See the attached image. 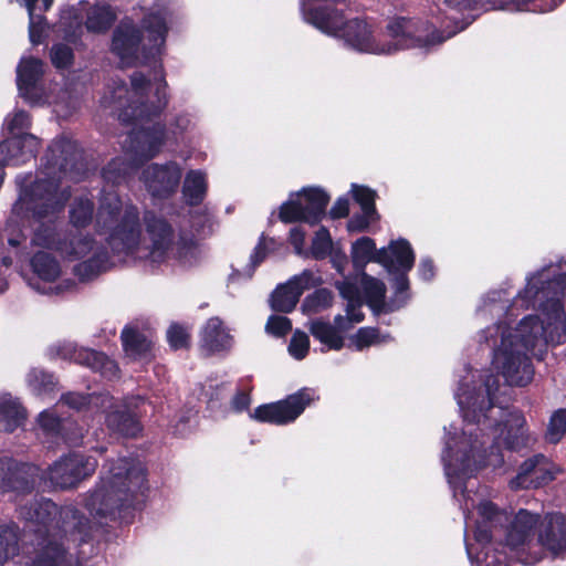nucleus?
<instances>
[{"instance_id":"1a4fd4ad","label":"nucleus","mask_w":566,"mask_h":566,"mask_svg":"<svg viewBox=\"0 0 566 566\" xmlns=\"http://www.w3.org/2000/svg\"><path fill=\"white\" fill-rule=\"evenodd\" d=\"M158 66L154 67V80L157 82L153 99H144L147 88L150 85V80L143 72H134L130 75V85L136 95L142 99L138 103H133L126 107L120 114V118L132 125L139 123H148L155 118L160 117L166 109L169 98L167 95V81L165 70L160 61Z\"/></svg>"},{"instance_id":"473e14b6","label":"nucleus","mask_w":566,"mask_h":566,"mask_svg":"<svg viewBox=\"0 0 566 566\" xmlns=\"http://www.w3.org/2000/svg\"><path fill=\"white\" fill-rule=\"evenodd\" d=\"M310 333L331 350H340L345 346L344 336L329 322L314 319L310 325Z\"/></svg>"},{"instance_id":"9d476101","label":"nucleus","mask_w":566,"mask_h":566,"mask_svg":"<svg viewBox=\"0 0 566 566\" xmlns=\"http://www.w3.org/2000/svg\"><path fill=\"white\" fill-rule=\"evenodd\" d=\"M566 293V274L560 273L549 280H542V273L537 272L527 279L525 287L518 292L517 297L528 308L539 301V308L551 321L562 322L565 316L563 296Z\"/></svg>"},{"instance_id":"c9c22d12","label":"nucleus","mask_w":566,"mask_h":566,"mask_svg":"<svg viewBox=\"0 0 566 566\" xmlns=\"http://www.w3.org/2000/svg\"><path fill=\"white\" fill-rule=\"evenodd\" d=\"M127 157H115L107 163L102 169L103 178L113 185L122 184L134 170L139 167H135L133 164V156Z\"/></svg>"},{"instance_id":"dca6fc26","label":"nucleus","mask_w":566,"mask_h":566,"mask_svg":"<svg viewBox=\"0 0 566 566\" xmlns=\"http://www.w3.org/2000/svg\"><path fill=\"white\" fill-rule=\"evenodd\" d=\"M181 179V168L175 161L166 164L153 163L142 172V180L147 191L159 199H168L176 191Z\"/></svg>"},{"instance_id":"3c124183","label":"nucleus","mask_w":566,"mask_h":566,"mask_svg":"<svg viewBox=\"0 0 566 566\" xmlns=\"http://www.w3.org/2000/svg\"><path fill=\"white\" fill-rule=\"evenodd\" d=\"M175 256L179 261H187L193 256L198 242L193 233L180 231L175 242Z\"/></svg>"},{"instance_id":"0eeeda50","label":"nucleus","mask_w":566,"mask_h":566,"mask_svg":"<svg viewBox=\"0 0 566 566\" xmlns=\"http://www.w3.org/2000/svg\"><path fill=\"white\" fill-rule=\"evenodd\" d=\"M123 210L122 200L117 197H106L98 208L97 224L109 230L107 244L114 254H133L139 247L142 224L139 211L136 206H127Z\"/></svg>"},{"instance_id":"bb28decb","label":"nucleus","mask_w":566,"mask_h":566,"mask_svg":"<svg viewBox=\"0 0 566 566\" xmlns=\"http://www.w3.org/2000/svg\"><path fill=\"white\" fill-rule=\"evenodd\" d=\"M538 522V515L521 509L505 530V543L511 547L524 545Z\"/></svg>"},{"instance_id":"a878e982","label":"nucleus","mask_w":566,"mask_h":566,"mask_svg":"<svg viewBox=\"0 0 566 566\" xmlns=\"http://www.w3.org/2000/svg\"><path fill=\"white\" fill-rule=\"evenodd\" d=\"M298 199H303V209L311 226L318 224L326 213L329 203V195L318 187H304L297 193Z\"/></svg>"},{"instance_id":"a18cd8bd","label":"nucleus","mask_w":566,"mask_h":566,"mask_svg":"<svg viewBox=\"0 0 566 566\" xmlns=\"http://www.w3.org/2000/svg\"><path fill=\"white\" fill-rule=\"evenodd\" d=\"M333 248V241L327 228L321 227L312 240L310 254L314 260L321 261L327 258Z\"/></svg>"},{"instance_id":"f257e3e1","label":"nucleus","mask_w":566,"mask_h":566,"mask_svg":"<svg viewBox=\"0 0 566 566\" xmlns=\"http://www.w3.org/2000/svg\"><path fill=\"white\" fill-rule=\"evenodd\" d=\"M147 471L129 458L112 461L87 499L90 512L101 518L132 523L138 499L147 490Z\"/></svg>"},{"instance_id":"4d7b16f0","label":"nucleus","mask_w":566,"mask_h":566,"mask_svg":"<svg viewBox=\"0 0 566 566\" xmlns=\"http://www.w3.org/2000/svg\"><path fill=\"white\" fill-rule=\"evenodd\" d=\"M310 350V338L302 332L296 331L291 337L289 353L297 360L304 359Z\"/></svg>"},{"instance_id":"ea45409f","label":"nucleus","mask_w":566,"mask_h":566,"mask_svg":"<svg viewBox=\"0 0 566 566\" xmlns=\"http://www.w3.org/2000/svg\"><path fill=\"white\" fill-rule=\"evenodd\" d=\"M394 260V270L410 271L415 265L416 255L410 242L403 238L389 244Z\"/></svg>"},{"instance_id":"423d86ee","label":"nucleus","mask_w":566,"mask_h":566,"mask_svg":"<svg viewBox=\"0 0 566 566\" xmlns=\"http://www.w3.org/2000/svg\"><path fill=\"white\" fill-rule=\"evenodd\" d=\"M19 516L38 526L36 532L43 533V543L36 551L31 566H82L74 562L62 542L50 537V527L57 522L62 510L52 500L34 497L19 506Z\"/></svg>"},{"instance_id":"6ab92c4d","label":"nucleus","mask_w":566,"mask_h":566,"mask_svg":"<svg viewBox=\"0 0 566 566\" xmlns=\"http://www.w3.org/2000/svg\"><path fill=\"white\" fill-rule=\"evenodd\" d=\"M555 479L549 460L542 453L521 463L516 476L510 481L512 490L538 489Z\"/></svg>"},{"instance_id":"0e129e2a","label":"nucleus","mask_w":566,"mask_h":566,"mask_svg":"<svg viewBox=\"0 0 566 566\" xmlns=\"http://www.w3.org/2000/svg\"><path fill=\"white\" fill-rule=\"evenodd\" d=\"M31 126V118L28 112L18 111L8 123L9 133L14 135L25 134L23 130Z\"/></svg>"},{"instance_id":"bf43d9fd","label":"nucleus","mask_w":566,"mask_h":566,"mask_svg":"<svg viewBox=\"0 0 566 566\" xmlns=\"http://www.w3.org/2000/svg\"><path fill=\"white\" fill-rule=\"evenodd\" d=\"M274 244V238H266L264 233L260 235L259 241L250 255V266L252 271H254L266 259L269 254V245Z\"/></svg>"},{"instance_id":"7ed1b4c3","label":"nucleus","mask_w":566,"mask_h":566,"mask_svg":"<svg viewBox=\"0 0 566 566\" xmlns=\"http://www.w3.org/2000/svg\"><path fill=\"white\" fill-rule=\"evenodd\" d=\"M70 193L59 195V185L52 180L39 179L24 187L12 207V214L6 221L0 239H6L14 249L29 238L32 221L54 217L64 210Z\"/></svg>"},{"instance_id":"aec40b11","label":"nucleus","mask_w":566,"mask_h":566,"mask_svg":"<svg viewBox=\"0 0 566 566\" xmlns=\"http://www.w3.org/2000/svg\"><path fill=\"white\" fill-rule=\"evenodd\" d=\"M40 142L32 134L14 135L0 143V165L20 166L34 158Z\"/></svg>"},{"instance_id":"de8ad7c7","label":"nucleus","mask_w":566,"mask_h":566,"mask_svg":"<svg viewBox=\"0 0 566 566\" xmlns=\"http://www.w3.org/2000/svg\"><path fill=\"white\" fill-rule=\"evenodd\" d=\"M564 0H509L517 11L546 13L555 10Z\"/></svg>"},{"instance_id":"cd10ccee","label":"nucleus","mask_w":566,"mask_h":566,"mask_svg":"<svg viewBox=\"0 0 566 566\" xmlns=\"http://www.w3.org/2000/svg\"><path fill=\"white\" fill-rule=\"evenodd\" d=\"M27 409L11 397L0 398V431L12 433L27 420Z\"/></svg>"},{"instance_id":"72a5a7b5","label":"nucleus","mask_w":566,"mask_h":566,"mask_svg":"<svg viewBox=\"0 0 566 566\" xmlns=\"http://www.w3.org/2000/svg\"><path fill=\"white\" fill-rule=\"evenodd\" d=\"M30 264L32 271L45 282H54L61 273L57 260L44 251L35 252L31 258Z\"/></svg>"},{"instance_id":"864d4df0","label":"nucleus","mask_w":566,"mask_h":566,"mask_svg":"<svg viewBox=\"0 0 566 566\" xmlns=\"http://www.w3.org/2000/svg\"><path fill=\"white\" fill-rule=\"evenodd\" d=\"M379 337V328L360 327L353 336H350L349 346L353 345L356 350L361 352L365 348L370 347L371 345L378 344L380 342Z\"/></svg>"},{"instance_id":"b1692460","label":"nucleus","mask_w":566,"mask_h":566,"mask_svg":"<svg viewBox=\"0 0 566 566\" xmlns=\"http://www.w3.org/2000/svg\"><path fill=\"white\" fill-rule=\"evenodd\" d=\"M361 282L366 304L375 314L391 313L405 305V300L399 304H396L395 300H390L389 303L386 302L387 289L381 280L363 273Z\"/></svg>"},{"instance_id":"a19ab883","label":"nucleus","mask_w":566,"mask_h":566,"mask_svg":"<svg viewBox=\"0 0 566 566\" xmlns=\"http://www.w3.org/2000/svg\"><path fill=\"white\" fill-rule=\"evenodd\" d=\"M94 203L87 198H77L70 207V222L75 228H86L93 219Z\"/></svg>"},{"instance_id":"f704fd0d","label":"nucleus","mask_w":566,"mask_h":566,"mask_svg":"<svg viewBox=\"0 0 566 566\" xmlns=\"http://www.w3.org/2000/svg\"><path fill=\"white\" fill-rule=\"evenodd\" d=\"M301 289L293 286L289 281L284 285H280L271 296V307L275 312L291 313L301 297Z\"/></svg>"},{"instance_id":"393cba45","label":"nucleus","mask_w":566,"mask_h":566,"mask_svg":"<svg viewBox=\"0 0 566 566\" xmlns=\"http://www.w3.org/2000/svg\"><path fill=\"white\" fill-rule=\"evenodd\" d=\"M105 423L112 432L125 438H135L143 429L137 413L128 406H120L108 411Z\"/></svg>"},{"instance_id":"f3484780","label":"nucleus","mask_w":566,"mask_h":566,"mask_svg":"<svg viewBox=\"0 0 566 566\" xmlns=\"http://www.w3.org/2000/svg\"><path fill=\"white\" fill-rule=\"evenodd\" d=\"M38 468L18 462L11 458H0V491L17 494L31 493L36 484Z\"/></svg>"},{"instance_id":"5fc2aeb1","label":"nucleus","mask_w":566,"mask_h":566,"mask_svg":"<svg viewBox=\"0 0 566 566\" xmlns=\"http://www.w3.org/2000/svg\"><path fill=\"white\" fill-rule=\"evenodd\" d=\"M408 272L405 270H394V272H390L394 274L392 277V289H394V297L391 300L396 301V304H399L405 300V304L407 303V300L409 298V289H410V282L408 277Z\"/></svg>"},{"instance_id":"39448f33","label":"nucleus","mask_w":566,"mask_h":566,"mask_svg":"<svg viewBox=\"0 0 566 566\" xmlns=\"http://www.w3.org/2000/svg\"><path fill=\"white\" fill-rule=\"evenodd\" d=\"M543 324L537 315L523 317L514 333L502 335L501 374L510 386L524 387L534 376V367L527 352L533 350L543 335Z\"/></svg>"},{"instance_id":"09e8293b","label":"nucleus","mask_w":566,"mask_h":566,"mask_svg":"<svg viewBox=\"0 0 566 566\" xmlns=\"http://www.w3.org/2000/svg\"><path fill=\"white\" fill-rule=\"evenodd\" d=\"M279 219L283 223L305 222L307 218L304 213L303 202L301 199L287 200L280 207Z\"/></svg>"},{"instance_id":"58836bf2","label":"nucleus","mask_w":566,"mask_h":566,"mask_svg":"<svg viewBox=\"0 0 566 566\" xmlns=\"http://www.w3.org/2000/svg\"><path fill=\"white\" fill-rule=\"evenodd\" d=\"M375 244V240L369 237H361L353 242L350 258L356 272L365 273L366 265L371 262Z\"/></svg>"},{"instance_id":"2f4dec72","label":"nucleus","mask_w":566,"mask_h":566,"mask_svg":"<svg viewBox=\"0 0 566 566\" xmlns=\"http://www.w3.org/2000/svg\"><path fill=\"white\" fill-rule=\"evenodd\" d=\"M109 255L105 249H99L91 258L74 266V274L81 282H87L105 272L108 268Z\"/></svg>"},{"instance_id":"69168bd1","label":"nucleus","mask_w":566,"mask_h":566,"mask_svg":"<svg viewBox=\"0 0 566 566\" xmlns=\"http://www.w3.org/2000/svg\"><path fill=\"white\" fill-rule=\"evenodd\" d=\"M70 244L72 248L70 254L80 259L93 250L95 240L91 235H84L72 239Z\"/></svg>"},{"instance_id":"052dcab7","label":"nucleus","mask_w":566,"mask_h":566,"mask_svg":"<svg viewBox=\"0 0 566 566\" xmlns=\"http://www.w3.org/2000/svg\"><path fill=\"white\" fill-rule=\"evenodd\" d=\"M266 331L275 337H284L292 331V322L286 316L271 315L266 323Z\"/></svg>"},{"instance_id":"4be33fe9","label":"nucleus","mask_w":566,"mask_h":566,"mask_svg":"<svg viewBox=\"0 0 566 566\" xmlns=\"http://www.w3.org/2000/svg\"><path fill=\"white\" fill-rule=\"evenodd\" d=\"M43 76V62L38 57L22 59L17 67V86L21 97L30 102H38L40 95L35 94L36 84Z\"/></svg>"},{"instance_id":"2eb2a0df","label":"nucleus","mask_w":566,"mask_h":566,"mask_svg":"<svg viewBox=\"0 0 566 566\" xmlns=\"http://www.w3.org/2000/svg\"><path fill=\"white\" fill-rule=\"evenodd\" d=\"M166 139V125L154 123L151 126H140L128 135L127 155L133 156L135 167H142L158 155Z\"/></svg>"},{"instance_id":"338daca9","label":"nucleus","mask_w":566,"mask_h":566,"mask_svg":"<svg viewBox=\"0 0 566 566\" xmlns=\"http://www.w3.org/2000/svg\"><path fill=\"white\" fill-rule=\"evenodd\" d=\"M479 514L482 517L483 523H490L495 525L501 522L503 514L500 512L497 505L492 501H485L479 506Z\"/></svg>"},{"instance_id":"e433bc0d","label":"nucleus","mask_w":566,"mask_h":566,"mask_svg":"<svg viewBox=\"0 0 566 566\" xmlns=\"http://www.w3.org/2000/svg\"><path fill=\"white\" fill-rule=\"evenodd\" d=\"M44 220L45 219L32 221V224L38 223V227L33 231L31 243L35 247L59 250L61 238L56 230L55 223L51 220L48 222Z\"/></svg>"},{"instance_id":"e2e57ef3","label":"nucleus","mask_w":566,"mask_h":566,"mask_svg":"<svg viewBox=\"0 0 566 566\" xmlns=\"http://www.w3.org/2000/svg\"><path fill=\"white\" fill-rule=\"evenodd\" d=\"M378 219L375 213L366 214V212L363 211L361 213H355L347 222V230L356 233L365 232L368 230L370 222Z\"/></svg>"},{"instance_id":"412c9836","label":"nucleus","mask_w":566,"mask_h":566,"mask_svg":"<svg viewBox=\"0 0 566 566\" xmlns=\"http://www.w3.org/2000/svg\"><path fill=\"white\" fill-rule=\"evenodd\" d=\"M538 541L547 551L558 554L566 551V516L563 513H547L541 525Z\"/></svg>"},{"instance_id":"ddd939ff","label":"nucleus","mask_w":566,"mask_h":566,"mask_svg":"<svg viewBox=\"0 0 566 566\" xmlns=\"http://www.w3.org/2000/svg\"><path fill=\"white\" fill-rule=\"evenodd\" d=\"M97 465L96 458L73 451L53 462L49 468V479L54 486L62 490L74 489L92 476Z\"/></svg>"},{"instance_id":"4468645a","label":"nucleus","mask_w":566,"mask_h":566,"mask_svg":"<svg viewBox=\"0 0 566 566\" xmlns=\"http://www.w3.org/2000/svg\"><path fill=\"white\" fill-rule=\"evenodd\" d=\"M43 160L48 174L57 178L76 176L84 170L82 149L77 142L66 137L54 139L48 147Z\"/></svg>"},{"instance_id":"8fccbe9b","label":"nucleus","mask_w":566,"mask_h":566,"mask_svg":"<svg viewBox=\"0 0 566 566\" xmlns=\"http://www.w3.org/2000/svg\"><path fill=\"white\" fill-rule=\"evenodd\" d=\"M50 60L57 70H67L74 64L73 49L65 43H55L50 50Z\"/></svg>"},{"instance_id":"774afa93","label":"nucleus","mask_w":566,"mask_h":566,"mask_svg":"<svg viewBox=\"0 0 566 566\" xmlns=\"http://www.w3.org/2000/svg\"><path fill=\"white\" fill-rule=\"evenodd\" d=\"M289 242L297 255L307 256V252L304 250L305 231L301 227H294L290 230Z\"/></svg>"},{"instance_id":"a211bd4d","label":"nucleus","mask_w":566,"mask_h":566,"mask_svg":"<svg viewBox=\"0 0 566 566\" xmlns=\"http://www.w3.org/2000/svg\"><path fill=\"white\" fill-rule=\"evenodd\" d=\"M143 220L150 240L153 259L157 262L165 261L174 247L175 229L166 218L158 216L153 210L145 211Z\"/></svg>"},{"instance_id":"f8f14e48","label":"nucleus","mask_w":566,"mask_h":566,"mask_svg":"<svg viewBox=\"0 0 566 566\" xmlns=\"http://www.w3.org/2000/svg\"><path fill=\"white\" fill-rule=\"evenodd\" d=\"M314 399V389L303 387L282 400L258 406L251 418L261 423L287 424L295 421Z\"/></svg>"},{"instance_id":"9b49d317","label":"nucleus","mask_w":566,"mask_h":566,"mask_svg":"<svg viewBox=\"0 0 566 566\" xmlns=\"http://www.w3.org/2000/svg\"><path fill=\"white\" fill-rule=\"evenodd\" d=\"M388 35L394 40L387 53L411 48H423L441 43L443 39L438 30L427 20L396 17L386 27Z\"/></svg>"},{"instance_id":"6e6d98bb","label":"nucleus","mask_w":566,"mask_h":566,"mask_svg":"<svg viewBox=\"0 0 566 566\" xmlns=\"http://www.w3.org/2000/svg\"><path fill=\"white\" fill-rule=\"evenodd\" d=\"M167 340L174 350L188 349L190 347V335L187 329L178 323H174L169 326Z\"/></svg>"},{"instance_id":"49530a36","label":"nucleus","mask_w":566,"mask_h":566,"mask_svg":"<svg viewBox=\"0 0 566 566\" xmlns=\"http://www.w3.org/2000/svg\"><path fill=\"white\" fill-rule=\"evenodd\" d=\"M353 199L360 206L363 212L375 213L379 218V213L376 209L377 193L375 190L367 186L352 185Z\"/></svg>"},{"instance_id":"603ef678","label":"nucleus","mask_w":566,"mask_h":566,"mask_svg":"<svg viewBox=\"0 0 566 566\" xmlns=\"http://www.w3.org/2000/svg\"><path fill=\"white\" fill-rule=\"evenodd\" d=\"M566 433V408L557 409L549 418L546 438L552 443H557Z\"/></svg>"},{"instance_id":"5701e85b","label":"nucleus","mask_w":566,"mask_h":566,"mask_svg":"<svg viewBox=\"0 0 566 566\" xmlns=\"http://www.w3.org/2000/svg\"><path fill=\"white\" fill-rule=\"evenodd\" d=\"M200 344L209 355L228 352L232 347L233 336L224 327L222 319L213 316L201 328Z\"/></svg>"},{"instance_id":"13d9d810","label":"nucleus","mask_w":566,"mask_h":566,"mask_svg":"<svg viewBox=\"0 0 566 566\" xmlns=\"http://www.w3.org/2000/svg\"><path fill=\"white\" fill-rule=\"evenodd\" d=\"M38 423L48 436L57 437L62 430V419L54 412L44 410L38 417Z\"/></svg>"},{"instance_id":"37998d69","label":"nucleus","mask_w":566,"mask_h":566,"mask_svg":"<svg viewBox=\"0 0 566 566\" xmlns=\"http://www.w3.org/2000/svg\"><path fill=\"white\" fill-rule=\"evenodd\" d=\"M17 533L9 526H0V566L19 554Z\"/></svg>"},{"instance_id":"c85d7f7f","label":"nucleus","mask_w":566,"mask_h":566,"mask_svg":"<svg viewBox=\"0 0 566 566\" xmlns=\"http://www.w3.org/2000/svg\"><path fill=\"white\" fill-rule=\"evenodd\" d=\"M208 184L201 170H189L182 185V197L190 207L201 205L207 196Z\"/></svg>"},{"instance_id":"f03ea898","label":"nucleus","mask_w":566,"mask_h":566,"mask_svg":"<svg viewBox=\"0 0 566 566\" xmlns=\"http://www.w3.org/2000/svg\"><path fill=\"white\" fill-rule=\"evenodd\" d=\"M484 386L485 397H482L481 400L479 397H470L468 407H462L464 420L476 423L482 429H490L494 433L499 432L490 446L491 453L494 449H499L502 436V442L506 450L520 452L526 448L528 442L524 415L515 408L510 409L497 403L496 391L500 384L495 376H488Z\"/></svg>"},{"instance_id":"79ce46f5","label":"nucleus","mask_w":566,"mask_h":566,"mask_svg":"<svg viewBox=\"0 0 566 566\" xmlns=\"http://www.w3.org/2000/svg\"><path fill=\"white\" fill-rule=\"evenodd\" d=\"M333 292L326 287L316 289L308 294L302 303V311L306 314H316L332 306Z\"/></svg>"},{"instance_id":"7c9ffc66","label":"nucleus","mask_w":566,"mask_h":566,"mask_svg":"<svg viewBox=\"0 0 566 566\" xmlns=\"http://www.w3.org/2000/svg\"><path fill=\"white\" fill-rule=\"evenodd\" d=\"M116 13L109 4L94 6L86 15L84 25L90 33L105 34L115 24Z\"/></svg>"},{"instance_id":"20e7f679","label":"nucleus","mask_w":566,"mask_h":566,"mask_svg":"<svg viewBox=\"0 0 566 566\" xmlns=\"http://www.w3.org/2000/svg\"><path fill=\"white\" fill-rule=\"evenodd\" d=\"M168 25L163 13H146L137 24L133 18L124 17L112 31L109 52L122 62L132 64L139 54L144 64L161 61Z\"/></svg>"},{"instance_id":"6e6552de","label":"nucleus","mask_w":566,"mask_h":566,"mask_svg":"<svg viewBox=\"0 0 566 566\" xmlns=\"http://www.w3.org/2000/svg\"><path fill=\"white\" fill-rule=\"evenodd\" d=\"M304 20L321 32L343 39L360 52H373L375 42L371 27L363 19L346 20L344 11L331 6L302 4Z\"/></svg>"},{"instance_id":"4c0bfd02","label":"nucleus","mask_w":566,"mask_h":566,"mask_svg":"<svg viewBox=\"0 0 566 566\" xmlns=\"http://www.w3.org/2000/svg\"><path fill=\"white\" fill-rule=\"evenodd\" d=\"M28 385L34 395L43 396L56 391L59 380L53 373L33 368L28 374Z\"/></svg>"},{"instance_id":"680f3d73","label":"nucleus","mask_w":566,"mask_h":566,"mask_svg":"<svg viewBox=\"0 0 566 566\" xmlns=\"http://www.w3.org/2000/svg\"><path fill=\"white\" fill-rule=\"evenodd\" d=\"M60 402L74 409L76 411H81L87 408L91 403V395L83 392L69 391L61 396Z\"/></svg>"},{"instance_id":"c756f323","label":"nucleus","mask_w":566,"mask_h":566,"mask_svg":"<svg viewBox=\"0 0 566 566\" xmlns=\"http://www.w3.org/2000/svg\"><path fill=\"white\" fill-rule=\"evenodd\" d=\"M124 352L134 358L146 357L151 350V342L137 327L125 326L120 333Z\"/></svg>"},{"instance_id":"c03bdc74","label":"nucleus","mask_w":566,"mask_h":566,"mask_svg":"<svg viewBox=\"0 0 566 566\" xmlns=\"http://www.w3.org/2000/svg\"><path fill=\"white\" fill-rule=\"evenodd\" d=\"M80 357L82 358V363L95 371L106 374L107 371L113 373L118 370L116 363L102 352L93 349L84 350L80 354Z\"/></svg>"}]
</instances>
